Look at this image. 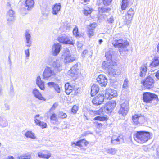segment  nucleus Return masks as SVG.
Returning <instances> with one entry per match:
<instances>
[{"label": "nucleus", "mask_w": 159, "mask_h": 159, "mask_svg": "<svg viewBox=\"0 0 159 159\" xmlns=\"http://www.w3.org/2000/svg\"><path fill=\"white\" fill-rule=\"evenodd\" d=\"M152 136V134L148 132L137 131L134 135V139L138 143H143L151 139Z\"/></svg>", "instance_id": "f257e3e1"}, {"label": "nucleus", "mask_w": 159, "mask_h": 159, "mask_svg": "<svg viewBox=\"0 0 159 159\" xmlns=\"http://www.w3.org/2000/svg\"><path fill=\"white\" fill-rule=\"evenodd\" d=\"M116 105L115 101L112 100L107 103L105 107H102L99 110L95 111V113L98 115L100 114L104 111L107 114L110 115L113 109Z\"/></svg>", "instance_id": "f03ea898"}, {"label": "nucleus", "mask_w": 159, "mask_h": 159, "mask_svg": "<svg viewBox=\"0 0 159 159\" xmlns=\"http://www.w3.org/2000/svg\"><path fill=\"white\" fill-rule=\"evenodd\" d=\"M112 44L115 47L119 48L120 52L128 50L127 48L129 45V43L126 40L122 39H115L112 42Z\"/></svg>", "instance_id": "7ed1b4c3"}, {"label": "nucleus", "mask_w": 159, "mask_h": 159, "mask_svg": "<svg viewBox=\"0 0 159 159\" xmlns=\"http://www.w3.org/2000/svg\"><path fill=\"white\" fill-rule=\"evenodd\" d=\"M63 54L61 56V58L63 59L65 63H69L72 62L75 60V57L71 55L68 49L66 48L63 51Z\"/></svg>", "instance_id": "20e7f679"}, {"label": "nucleus", "mask_w": 159, "mask_h": 159, "mask_svg": "<svg viewBox=\"0 0 159 159\" xmlns=\"http://www.w3.org/2000/svg\"><path fill=\"white\" fill-rule=\"evenodd\" d=\"M56 74L51 67H46L43 74V79L44 80H48L55 76Z\"/></svg>", "instance_id": "39448f33"}, {"label": "nucleus", "mask_w": 159, "mask_h": 159, "mask_svg": "<svg viewBox=\"0 0 159 159\" xmlns=\"http://www.w3.org/2000/svg\"><path fill=\"white\" fill-rule=\"evenodd\" d=\"M129 103L128 101L125 100L121 104V107L119 109L118 113L123 116H125L129 111Z\"/></svg>", "instance_id": "423d86ee"}, {"label": "nucleus", "mask_w": 159, "mask_h": 159, "mask_svg": "<svg viewBox=\"0 0 159 159\" xmlns=\"http://www.w3.org/2000/svg\"><path fill=\"white\" fill-rule=\"evenodd\" d=\"M58 40L59 42L65 44L73 45L74 44L72 38L65 35L59 37L58 38Z\"/></svg>", "instance_id": "0eeeda50"}, {"label": "nucleus", "mask_w": 159, "mask_h": 159, "mask_svg": "<svg viewBox=\"0 0 159 159\" xmlns=\"http://www.w3.org/2000/svg\"><path fill=\"white\" fill-rule=\"evenodd\" d=\"M142 83L147 89H150L154 86V80L151 77L148 76L142 81Z\"/></svg>", "instance_id": "6e6552de"}, {"label": "nucleus", "mask_w": 159, "mask_h": 159, "mask_svg": "<svg viewBox=\"0 0 159 159\" xmlns=\"http://www.w3.org/2000/svg\"><path fill=\"white\" fill-rule=\"evenodd\" d=\"M143 99L144 101L146 102H150L152 100H158L157 95L149 92L144 93L143 94Z\"/></svg>", "instance_id": "1a4fd4ad"}, {"label": "nucleus", "mask_w": 159, "mask_h": 159, "mask_svg": "<svg viewBox=\"0 0 159 159\" xmlns=\"http://www.w3.org/2000/svg\"><path fill=\"white\" fill-rule=\"evenodd\" d=\"M124 142V137L122 135H114L111 138V143L114 145L119 144Z\"/></svg>", "instance_id": "9d476101"}, {"label": "nucleus", "mask_w": 159, "mask_h": 159, "mask_svg": "<svg viewBox=\"0 0 159 159\" xmlns=\"http://www.w3.org/2000/svg\"><path fill=\"white\" fill-rule=\"evenodd\" d=\"M144 116L141 114H135L132 116V120L135 125L142 123L145 121Z\"/></svg>", "instance_id": "9b49d317"}, {"label": "nucleus", "mask_w": 159, "mask_h": 159, "mask_svg": "<svg viewBox=\"0 0 159 159\" xmlns=\"http://www.w3.org/2000/svg\"><path fill=\"white\" fill-rule=\"evenodd\" d=\"M24 36H25V47H30L31 46L32 41L31 39V36L29 31L27 30L25 31Z\"/></svg>", "instance_id": "f8f14e48"}, {"label": "nucleus", "mask_w": 159, "mask_h": 159, "mask_svg": "<svg viewBox=\"0 0 159 159\" xmlns=\"http://www.w3.org/2000/svg\"><path fill=\"white\" fill-rule=\"evenodd\" d=\"M51 66L54 68L53 70L56 73L62 70V65L59 60H57L53 61L51 64Z\"/></svg>", "instance_id": "ddd939ff"}, {"label": "nucleus", "mask_w": 159, "mask_h": 159, "mask_svg": "<svg viewBox=\"0 0 159 159\" xmlns=\"http://www.w3.org/2000/svg\"><path fill=\"white\" fill-rule=\"evenodd\" d=\"M116 65V63L112 61H110L107 60V61L103 62L102 66L104 69L108 71L111 68Z\"/></svg>", "instance_id": "4468645a"}, {"label": "nucleus", "mask_w": 159, "mask_h": 159, "mask_svg": "<svg viewBox=\"0 0 159 159\" xmlns=\"http://www.w3.org/2000/svg\"><path fill=\"white\" fill-rule=\"evenodd\" d=\"M117 95L116 91L113 89H107L105 91V96L107 99H110Z\"/></svg>", "instance_id": "2eb2a0df"}, {"label": "nucleus", "mask_w": 159, "mask_h": 159, "mask_svg": "<svg viewBox=\"0 0 159 159\" xmlns=\"http://www.w3.org/2000/svg\"><path fill=\"white\" fill-rule=\"evenodd\" d=\"M62 48L61 45L58 43H54L52 47V52L53 56H56L59 54Z\"/></svg>", "instance_id": "dca6fc26"}, {"label": "nucleus", "mask_w": 159, "mask_h": 159, "mask_svg": "<svg viewBox=\"0 0 159 159\" xmlns=\"http://www.w3.org/2000/svg\"><path fill=\"white\" fill-rule=\"evenodd\" d=\"M97 82L102 86H106L107 83V80L106 77L103 75H99L97 78Z\"/></svg>", "instance_id": "f3484780"}, {"label": "nucleus", "mask_w": 159, "mask_h": 159, "mask_svg": "<svg viewBox=\"0 0 159 159\" xmlns=\"http://www.w3.org/2000/svg\"><path fill=\"white\" fill-rule=\"evenodd\" d=\"M104 97L101 95L98 94L93 98L92 102L95 105H98L101 104L104 101Z\"/></svg>", "instance_id": "a211bd4d"}, {"label": "nucleus", "mask_w": 159, "mask_h": 159, "mask_svg": "<svg viewBox=\"0 0 159 159\" xmlns=\"http://www.w3.org/2000/svg\"><path fill=\"white\" fill-rule=\"evenodd\" d=\"M14 11L11 9L9 10L7 12L6 17L8 23L11 24L14 21Z\"/></svg>", "instance_id": "6ab92c4d"}, {"label": "nucleus", "mask_w": 159, "mask_h": 159, "mask_svg": "<svg viewBox=\"0 0 159 159\" xmlns=\"http://www.w3.org/2000/svg\"><path fill=\"white\" fill-rule=\"evenodd\" d=\"M117 151V150L115 148H105L103 151V153L105 155L107 154H111L113 155H115Z\"/></svg>", "instance_id": "aec40b11"}, {"label": "nucleus", "mask_w": 159, "mask_h": 159, "mask_svg": "<svg viewBox=\"0 0 159 159\" xmlns=\"http://www.w3.org/2000/svg\"><path fill=\"white\" fill-rule=\"evenodd\" d=\"M78 70V64H76L71 68L69 71V74L70 76L74 77L75 75H77Z\"/></svg>", "instance_id": "412c9836"}, {"label": "nucleus", "mask_w": 159, "mask_h": 159, "mask_svg": "<svg viewBox=\"0 0 159 159\" xmlns=\"http://www.w3.org/2000/svg\"><path fill=\"white\" fill-rule=\"evenodd\" d=\"M32 93L34 96L38 99L41 100H45V99L39 92V91L36 88L33 89L32 91Z\"/></svg>", "instance_id": "4be33fe9"}, {"label": "nucleus", "mask_w": 159, "mask_h": 159, "mask_svg": "<svg viewBox=\"0 0 159 159\" xmlns=\"http://www.w3.org/2000/svg\"><path fill=\"white\" fill-rule=\"evenodd\" d=\"M99 86L98 84H93L91 88V94L92 96H94L99 92Z\"/></svg>", "instance_id": "5701e85b"}, {"label": "nucleus", "mask_w": 159, "mask_h": 159, "mask_svg": "<svg viewBox=\"0 0 159 159\" xmlns=\"http://www.w3.org/2000/svg\"><path fill=\"white\" fill-rule=\"evenodd\" d=\"M70 25L67 21H64L61 23V29L64 31L69 30L70 28Z\"/></svg>", "instance_id": "b1692460"}, {"label": "nucleus", "mask_w": 159, "mask_h": 159, "mask_svg": "<svg viewBox=\"0 0 159 159\" xmlns=\"http://www.w3.org/2000/svg\"><path fill=\"white\" fill-rule=\"evenodd\" d=\"M36 84L42 90H44L45 89L44 82L43 81L40 76H38L36 79Z\"/></svg>", "instance_id": "393cba45"}, {"label": "nucleus", "mask_w": 159, "mask_h": 159, "mask_svg": "<svg viewBox=\"0 0 159 159\" xmlns=\"http://www.w3.org/2000/svg\"><path fill=\"white\" fill-rule=\"evenodd\" d=\"M65 92L67 95L70 94L74 90L73 87L68 83H66L65 85Z\"/></svg>", "instance_id": "a878e982"}, {"label": "nucleus", "mask_w": 159, "mask_h": 159, "mask_svg": "<svg viewBox=\"0 0 159 159\" xmlns=\"http://www.w3.org/2000/svg\"><path fill=\"white\" fill-rule=\"evenodd\" d=\"M61 9V5L60 3L55 4L52 8V13L54 15L57 14L60 11Z\"/></svg>", "instance_id": "bb28decb"}, {"label": "nucleus", "mask_w": 159, "mask_h": 159, "mask_svg": "<svg viewBox=\"0 0 159 159\" xmlns=\"http://www.w3.org/2000/svg\"><path fill=\"white\" fill-rule=\"evenodd\" d=\"M25 7L28 10H30L33 7L34 4V0H26L25 2Z\"/></svg>", "instance_id": "cd10ccee"}, {"label": "nucleus", "mask_w": 159, "mask_h": 159, "mask_svg": "<svg viewBox=\"0 0 159 159\" xmlns=\"http://www.w3.org/2000/svg\"><path fill=\"white\" fill-rule=\"evenodd\" d=\"M114 52L112 49H110L109 51L105 53V56L106 59L108 61H112V56L114 54Z\"/></svg>", "instance_id": "c85d7f7f"}, {"label": "nucleus", "mask_w": 159, "mask_h": 159, "mask_svg": "<svg viewBox=\"0 0 159 159\" xmlns=\"http://www.w3.org/2000/svg\"><path fill=\"white\" fill-rule=\"evenodd\" d=\"M34 121L37 125L41 127L43 129L46 127V123L44 122H41L39 119L35 118L34 120Z\"/></svg>", "instance_id": "c756f323"}, {"label": "nucleus", "mask_w": 159, "mask_h": 159, "mask_svg": "<svg viewBox=\"0 0 159 159\" xmlns=\"http://www.w3.org/2000/svg\"><path fill=\"white\" fill-rule=\"evenodd\" d=\"M8 122L5 118L0 117V127H5L8 125Z\"/></svg>", "instance_id": "7c9ffc66"}, {"label": "nucleus", "mask_w": 159, "mask_h": 159, "mask_svg": "<svg viewBox=\"0 0 159 159\" xmlns=\"http://www.w3.org/2000/svg\"><path fill=\"white\" fill-rule=\"evenodd\" d=\"M159 64V58L157 56L155 57L152 62L150 64L151 67H155L158 66Z\"/></svg>", "instance_id": "2f4dec72"}, {"label": "nucleus", "mask_w": 159, "mask_h": 159, "mask_svg": "<svg viewBox=\"0 0 159 159\" xmlns=\"http://www.w3.org/2000/svg\"><path fill=\"white\" fill-rule=\"evenodd\" d=\"M132 18V17L126 14L123 17L124 21L127 25L131 23Z\"/></svg>", "instance_id": "473e14b6"}, {"label": "nucleus", "mask_w": 159, "mask_h": 159, "mask_svg": "<svg viewBox=\"0 0 159 159\" xmlns=\"http://www.w3.org/2000/svg\"><path fill=\"white\" fill-rule=\"evenodd\" d=\"M147 71V66L145 65H142L140 69V76L141 77L145 76Z\"/></svg>", "instance_id": "72a5a7b5"}, {"label": "nucleus", "mask_w": 159, "mask_h": 159, "mask_svg": "<svg viewBox=\"0 0 159 159\" xmlns=\"http://www.w3.org/2000/svg\"><path fill=\"white\" fill-rule=\"evenodd\" d=\"M25 136L26 137L31 139H36L35 134L30 131H29L26 132Z\"/></svg>", "instance_id": "f704fd0d"}, {"label": "nucleus", "mask_w": 159, "mask_h": 159, "mask_svg": "<svg viewBox=\"0 0 159 159\" xmlns=\"http://www.w3.org/2000/svg\"><path fill=\"white\" fill-rule=\"evenodd\" d=\"M114 66H113L108 71L110 75L115 76L116 75H118L120 73V72L117 71V70L114 69Z\"/></svg>", "instance_id": "c9c22d12"}, {"label": "nucleus", "mask_w": 159, "mask_h": 159, "mask_svg": "<svg viewBox=\"0 0 159 159\" xmlns=\"http://www.w3.org/2000/svg\"><path fill=\"white\" fill-rule=\"evenodd\" d=\"M129 0H122L121 9L125 10L129 5Z\"/></svg>", "instance_id": "e433bc0d"}, {"label": "nucleus", "mask_w": 159, "mask_h": 159, "mask_svg": "<svg viewBox=\"0 0 159 159\" xmlns=\"http://www.w3.org/2000/svg\"><path fill=\"white\" fill-rule=\"evenodd\" d=\"M94 120H99L101 121H107V118L106 117L100 116L94 117Z\"/></svg>", "instance_id": "4c0bfd02"}, {"label": "nucleus", "mask_w": 159, "mask_h": 159, "mask_svg": "<svg viewBox=\"0 0 159 159\" xmlns=\"http://www.w3.org/2000/svg\"><path fill=\"white\" fill-rule=\"evenodd\" d=\"M98 11L100 13H102L105 12H108L110 10L109 8H105L104 7H99L98 8Z\"/></svg>", "instance_id": "58836bf2"}, {"label": "nucleus", "mask_w": 159, "mask_h": 159, "mask_svg": "<svg viewBox=\"0 0 159 159\" xmlns=\"http://www.w3.org/2000/svg\"><path fill=\"white\" fill-rule=\"evenodd\" d=\"M92 11V9H91L88 7H85L84 10V14L86 16L88 15L89 14L91 13Z\"/></svg>", "instance_id": "ea45409f"}, {"label": "nucleus", "mask_w": 159, "mask_h": 159, "mask_svg": "<svg viewBox=\"0 0 159 159\" xmlns=\"http://www.w3.org/2000/svg\"><path fill=\"white\" fill-rule=\"evenodd\" d=\"M45 152L44 153V158L47 159H49L51 157V154L48 151L45 150Z\"/></svg>", "instance_id": "a19ab883"}, {"label": "nucleus", "mask_w": 159, "mask_h": 159, "mask_svg": "<svg viewBox=\"0 0 159 159\" xmlns=\"http://www.w3.org/2000/svg\"><path fill=\"white\" fill-rule=\"evenodd\" d=\"M31 156L30 155H24L18 156L16 159H30Z\"/></svg>", "instance_id": "79ce46f5"}, {"label": "nucleus", "mask_w": 159, "mask_h": 159, "mask_svg": "<svg viewBox=\"0 0 159 159\" xmlns=\"http://www.w3.org/2000/svg\"><path fill=\"white\" fill-rule=\"evenodd\" d=\"M93 30V29L89 28V30H88V34L89 37H91L94 35Z\"/></svg>", "instance_id": "37998d69"}, {"label": "nucleus", "mask_w": 159, "mask_h": 159, "mask_svg": "<svg viewBox=\"0 0 159 159\" xmlns=\"http://www.w3.org/2000/svg\"><path fill=\"white\" fill-rule=\"evenodd\" d=\"M134 14V11L133 9L132 8L130 9L127 11V15H128L129 16L133 17Z\"/></svg>", "instance_id": "c03bdc74"}, {"label": "nucleus", "mask_w": 159, "mask_h": 159, "mask_svg": "<svg viewBox=\"0 0 159 159\" xmlns=\"http://www.w3.org/2000/svg\"><path fill=\"white\" fill-rule=\"evenodd\" d=\"M58 116L62 119L65 118L67 117V115L62 112H60L58 115Z\"/></svg>", "instance_id": "a18cd8bd"}, {"label": "nucleus", "mask_w": 159, "mask_h": 159, "mask_svg": "<svg viewBox=\"0 0 159 159\" xmlns=\"http://www.w3.org/2000/svg\"><path fill=\"white\" fill-rule=\"evenodd\" d=\"M45 152V150H42L40 151L38 153V156L39 158H44V153Z\"/></svg>", "instance_id": "49530a36"}, {"label": "nucleus", "mask_w": 159, "mask_h": 159, "mask_svg": "<svg viewBox=\"0 0 159 159\" xmlns=\"http://www.w3.org/2000/svg\"><path fill=\"white\" fill-rule=\"evenodd\" d=\"M54 88L55 91L57 93H60V88L58 84H56L54 85Z\"/></svg>", "instance_id": "de8ad7c7"}, {"label": "nucleus", "mask_w": 159, "mask_h": 159, "mask_svg": "<svg viewBox=\"0 0 159 159\" xmlns=\"http://www.w3.org/2000/svg\"><path fill=\"white\" fill-rule=\"evenodd\" d=\"M73 34L75 36H78L79 34V33L78 31V29L77 27H75L73 30Z\"/></svg>", "instance_id": "09e8293b"}, {"label": "nucleus", "mask_w": 159, "mask_h": 159, "mask_svg": "<svg viewBox=\"0 0 159 159\" xmlns=\"http://www.w3.org/2000/svg\"><path fill=\"white\" fill-rule=\"evenodd\" d=\"M71 145L73 147H75L76 146L82 147L80 140L76 142H72Z\"/></svg>", "instance_id": "8fccbe9b"}, {"label": "nucleus", "mask_w": 159, "mask_h": 159, "mask_svg": "<svg viewBox=\"0 0 159 159\" xmlns=\"http://www.w3.org/2000/svg\"><path fill=\"white\" fill-rule=\"evenodd\" d=\"M104 5L105 6L109 5L111 3L112 0H102Z\"/></svg>", "instance_id": "3c124183"}, {"label": "nucleus", "mask_w": 159, "mask_h": 159, "mask_svg": "<svg viewBox=\"0 0 159 159\" xmlns=\"http://www.w3.org/2000/svg\"><path fill=\"white\" fill-rule=\"evenodd\" d=\"M78 110V107L76 105H74L72 107L71 109V111L74 114L76 113Z\"/></svg>", "instance_id": "603ef678"}, {"label": "nucleus", "mask_w": 159, "mask_h": 159, "mask_svg": "<svg viewBox=\"0 0 159 159\" xmlns=\"http://www.w3.org/2000/svg\"><path fill=\"white\" fill-rule=\"evenodd\" d=\"M80 141L82 147L84 145L86 146L88 143L84 139L80 140Z\"/></svg>", "instance_id": "864d4df0"}, {"label": "nucleus", "mask_w": 159, "mask_h": 159, "mask_svg": "<svg viewBox=\"0 0 159 159\" xmlns=\"http://www.w3.org/2000/svg\"><path fill=\"white\" fill-rule=\"evenodd\" d=\"M107 21L109 23H112L113 22L114 20L112 16H109L107 18Z\"/></svg>", "instance_id": "5fc2aeb1"}, {"label": "nucleus", "mask_w": 159, "mask_h": 159, "mask_svg": "<svg viewBox=\"0 0 159 159\" xmlns=\"http://www.w3.org/2000/svg\"><path fill=\"white\" fill-rule=\"evenodd\" d=\"M97 24L95 22H93L89 25V28L90 29H93L94 30L97 26Z\"/></svg>", "instance_id": "6e6d98bb"}, {"label": "nucleus", "mask_w": 159, "mask_h": 159, "mask_svg": "<svg viewBox=\"0 0 159 159\" xmlns=\"http://www.w3.org/2000/svg\"><path fill=\"white\" fill-rule=\"evenodd\" d=\"M56 84V83L53 82H49L47 84V85H48V86L50 88L52 87L54 88V85Z\"/></svg>", "instance_id": "4d7b16f0"}, {"label": "nucleus", "mask_w": 159, "mask_h": 159, "mask_svg": "<svg viewBox=\"0 0 159 159\" xmlns=\"http://www.w3.org/2000/svg\"><path fill=\"white\" fill-rule=\"evenodd\" d=\"M50 119L52 120L56 121L57 120V118L56 115L55 114H52L50 116Z\"/></svg>", "instance_id": "13d9d810"}, {"label": "nucleus", "mask_w": 159, "mask_h": 159, "mask_svg": "<svg viewBox=\"0 0 159 159\" xmlns=\"http://www.w3.org/2000/svg\"><path fill=\"white\" fill-rule=\"evenodd\" d=\"M128 80L127 79H126L125 80L124 82V83L123 85V88H126V87L128 86Z\"/></svg>", "instance_id": "bf43d9fd"}, {"label": "nucleus", "mask_w": 159, "mask_h": 159, "mask_svg": "<svg viewBox=\"0 0 159 159\" xmlns=\"http://www.w3.org/2000/svg\"><path fill=\"white\" fill-rule=\"evenodd\" d=\"M25 53L26 55V57H28L30 56V52L29 49H26L25 50Z\"/></svg>", "instance_id": "052dcab7"}, {"label": "nucleus", "mask_w": 159, "mask_h": 159, "mask_svg": "<svg viewBox=\"0 0 159 159\" xmlns=\"http://www.w3.org/2000/svg\"><path fill=\"white\" fill-rule=\"evenodd\" d=\"M58 104L57 103H54L52 106V107L51 108L50 110L51 111H53L54 110L56 107L58 106Z\"/></svg>", "instance_id": "680f3d73"}, {"label": "nucleus", "mask_w": 159, "mask_h": 159, "mask_svg": "<svg viewBox=\"0 0 159 159\" xmlns=\"http://www.w3.org/2000/svg\"><path fill=\"white\" fill-rule=\"evenodd\" d=\"M4 109L5 110H9L10 109V106L8 104H4Z\"/></svg>", "instance_id": "e2e57ef3"}, {"label": "nucleus", "mask_w": 159, "mask_h": 159, "mask_svg": "<svg viewBox=\"0 0 159 159\" xmlns=\"http://www.w3.org/2000/svg\"><path fill=\"white\" fill-rule=\"evenodd\" d=\"M95 123L96 124V125L97 126V127L98 128H99L100 127H101L102 126V125L101 123H98V122H95Z\"/></svg>", "instance_id": "0e129e2a"}, {"label": "nucleus", "mask_w": 159, "mask_h": 159, "mask_svg": "<svg viewBox=\"0 0 159 159\" xmlns=\"http://www.w3.org/2000/svg\"><path fill=\"white\" fill-rule=\"evenodd\" d=\"M77 46L79 48H81L82 47V44L80 42H78L77 43Z\"/></svg>", "instance_id": "69168bd1"}, {"label": "nucleus", "mask_w": 159, "mask_h": 159, "mask_svg": "<svg viewBox=\"0 0 159 159\" xmlns=\"http://www.w3.org/2000/svg\"><path fill=\"white\" fill-rule=\"evenodd\" d=\"M155 76L157 78V79L159 80V70L156 73Z\"/></svg>", "instance_id": "338daca9"}, {"label": "nucleus", "mask_w": 159, "mask_h": 159, "mask_svg": "<svg viewBox=\"0 0 159 159\" xmlns=\"http://www.w3.org/2000/svg\"><path fill=\"white\" fill-rule=\"evenodd\" d=\"M157 155L159 158V146L157 148Z\"/></svg>", "instance_id": "774afa93"}]
</instances>
